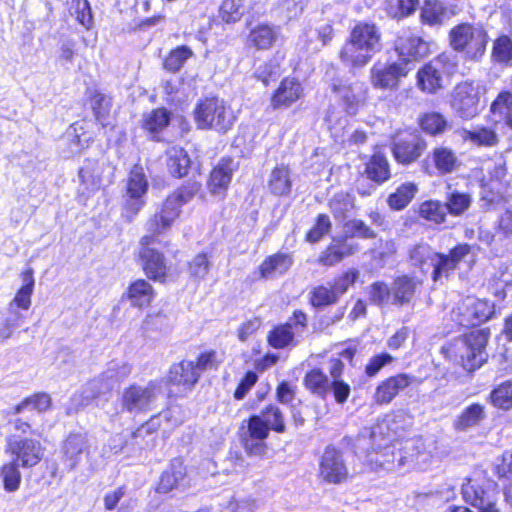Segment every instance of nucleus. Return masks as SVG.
<instances>
[{"label": "nucleus", "instance_id": "obj_1", "mask_svg": "<svg viewBox=\"0 0 512 512\" xmlns=\"http://www.w3.org/2000/svg\"><path fill=\"white\" fill-rule=\"evenodd\" d=\"M381 38V32L375 24L357 23L339 53L341 62L351 68L366 66L382 49Z\"/></svg>", "mask_w": 512, "mask_h": 512}, {"label": "nucleus", "instance_id": "obj_2", "mask_svg": "<svg viewBox=\"0 0 512 512\" xmlns=\"http://www.w3.org/2000/svg\"><path fill=\"white\" fill-rule=\"evenodd\" d=\"M488 339V330H472L443 346L441 353L465 371L474 372L487 361Z\"/></svg>", "mask_w": 512, "mask_h": 512}, {"label": "nucleus", "instance_id": "obj_3", "mask_svg": "<svg viewBox=\"0 0 512 512\" xmlns=\"http://www.w3.org/2000/svg\"><path fill=\"white\" fill-rule=\"evenodd\" d=\"M200 187L198 182H189L170 194L160 212L147 221V230L153 234H161L168 230L179 217L181 207L193 199Z\"/></svg>", "mask_w": 512, "mask_h": 512}, {"label": "nucleus", "instance_id": "obj_4", "mask_svg": "<svg viewBox=\"0 0 512 512\" xmlns=\"http://www.w3.org/2000/svg\"><path fill=\"white\" fill-rule=\"evenodd\" d=\"M194 118L198 128L219 132L231 129L236 119L232 109L217 97L201 100L194 109Z\"/></svg>", "mask_w": 512, "mask_h": 512}, {"label": "nucleus", "instance_id": "obj_5", "mask_svg": "<svg viewBox=\"0 0 512 512\" xmlns=\"http://www.w3.org/2000/svg\"><path fill=\"white\" fill-rule=\"evenodd\" d=\"M450 44L455 51L472 60L481 58L488 43L487 32L480 25L461 23L451 29Z\"/></svg>", "mask_w": 512, "mask_h": 512}, {"label": "nucleus", "instance_id": "obj_6", "mask_svg": "<svg viewBox=\"0 0 512 512\" xmlns=\"http://www.w3.org/2000/svg\"><path fill=\"white\" fill-rule=\"evenodd\" d=\"M457 59L452 52H443L417 72V86L423 92L436 93L442 88L443 75L454 73Z\"/></svg>", "mask_w": 512, "mask_h": 512}, {"label": "nucleus", "instance_id": "obj_7", "mask_svg": "<svg viewBox=\"0 0 512 512\" xmlns=\"http://www.w3.org/2000/svg\"><path fill=\"white\" fill-rule=\"evenodd\" d=\"M384 425L380 424L374 427L369 433V439L373 442L371 451L367 452V462L372 469H384L392 471L400 468L409 461V457L403 456L394 445H388L389 439L383 438L385 443L382 445L376 443L377 438L383 434Z\"/></svg>", "mask_w": 512, "mask_h": 512}, {"label": "nucleus", "instance_id": "obj_8", "mask_svg": "<svg viewBox=\"0 0 512 512\" xmlns=\"http://www.w3.org/2000/svg\"><path fill=\"white\" fill-rule=\"evenodd\" d=\"M485 88L475 81H464L457 84L451 95V107L462 119H472L480 111V99Z\"/></svg>", "mask_w": 512, "mask_h": 512}, {"label": "nucleus", "instance_id": "obj_9", "mask_svg": "<svg viewBox=\"0 0 512 512\" xmlns=\"http://www.w3.org/2000/svg\"><path fill=\"white\" fill-rule=\"evenodd\" d=\"M494 314V304L474 296H467L452 309L451 318L461 326H477Z\"/></svg>", "mask_w": 512, "mask_h": 512}, {"label": "nucleus", "instance_id": "obj_10", "mask_svg": "<svg viewBox=\"0 0 512 512\" xmlns=\"http://www.w3.org/2000/svg\"><path fill=\"white\" fill-rule=\"evenodd\" d=\"M318 477L327 484L339 485L349 478L344 454L336 447L327 446L318 461Z\"/></svg>", "mask_w": 512, "mask_h": 512}, {"label": "nucleus", "instance_id": "obj_11", "mask_svg": "<svg viewBox=\"0 0 512 512\" xmlns=\"http://www.w3.org/2000/svg\"><path fill=\"white\" fill-rule=\"evenodd\" d=\"M6 452L10 453L12 460L22 468L28 469L41 462L45 448L37 439L11 435L7 438Z\"/></svg>", "mask_w": 512, "mask_h": 512}, {"label": "nucleus", "instance_id": "obj_12", "mask_svg": "<svg viewBox=\"0 0 512 512\" xmlns=\"http://www.w3.org/2000/svg\"><path fill=\"white\" fill-rule=\"evenodd\" d=\"M461 492L465 502L478 508L479 512H499L495 507L492 484L481 474L467 478Z\"/></svg>", "mask_w": 512, "mask_h": 512}, {"label": "nucleus", "instance_id": "obj_13", "mask_svg": "<svg viewBox=\"0 0 512 512\" xmlns=\"http://www.w3.org/2000/svg\"><path fill=\"white\" fill-rule=\"evenodd\" d=\"M161 393L159 382L151 381L145 386L133 384L122 394V407L130 413L149 411Z\"/></svg>", "mask_w": 512, "mask_h": 512}, {"label": "nucleus", "instance_id": "obj_14", "mask_svg": "<svg viewBox=\"0 0 512 512\" xmlns=\"http://www.w3.org/2000/svg\"><path fill=\"white\" fill-rule=\"evenodd\" d=\"M307 326V316L302 311H295L285 323L274 327L268 334V343L276 349L296 346L299 337Z\"/></svg>", "mask_w": 512, "mask_h": 512}, {"label": "nucleus", "instance_id": "obj_15", "mask_svg": "<svg viewBox=\"0 0 512 512\" xmlns=\"http://www.w3.org/2000/svg\"><path fill=\"white\" fill-rule=\"evenodd\" d=\"M331 89L339 104L350 115H355L365 103L367 87L363 82L335 79L331 84Z\"/></svg>", "mask_w": 512, "mask_h": 512}, {"label": "nucleus", "instance_id": "obj_16", "mask_svg": "<svg viewBox=\"0 0 512 512\" xmlns=\"http://www.w3.org/2000/svg\"><path fill=\"white\" fill-rule=\"evenodd\" d=\"M409 72L406 63L392 62L386 63L377 61L370 69V83L375 89L394 90L399 86L401 78Z\"/></svg>", "mask_w": 512, "mask_h": 512}, {"label": "nucleus", "instance_id": "obj_17", "mask_svg": "<svg viewBox=\"0 0 512 512\" xmlns=\"http://www.w3.org/2000/svg\"><path fill=\"white\" fill-rule=\"evenodd\" d=\"M109 377H112L111 373L103 372L89 381L80 392L74 393L71 397L72 406L67 409V414H72L89 405L96 398L109 393L114 388V380Z\"/></svg>", "mask_w": 512, "mask_h": 512}, {"label": "nucleus", "instance_id": "obj_18", "mask_svg": "<svg viewBox=\"0 0 512 512\" xmlns=\"http://www.w3.org/2000/svg\"><path fill=\"white\" fill-rule=\"evenodd\" d=\"M148 190V182L141 167L135 166L127 181V199L125 202L126 216L131 221L144 207V196Z\"/></svg>", "mask_w": 512, "mask_h": 512}, {"label": "nucleus", "instance_id": "obj_19", "mask_svg": "<svg viewBox=\"0 0 512 512\" xmlns=\"http://www.w3.org/2000/svg\"><path fill=\"white\" fill-rule=\"evenodd\" d=\"M90 447L87 434L70 433L65 438L62 442L60 453L61 460L69 472L77 469L83 456L89 459Z\"/></svg>", "mask_w": 512, "mask_h": 512}, {"label": "nucleus", "instance_id": "obj_20", "mask_svg": "<svg viewBox=\"0 0 512 512\" xmlns=\"http://www.w3.org/2000/svg\"><path fill=\"white\" fill-rule=\"evenodd\" d=\"M155 235L152 233V235H145L140 239L139 257L146 275L150 279L161 281L165 278L168 267L164 255L150 247L155 241Z\"/></svg>", "mask_w": 512, "mask_h": 512}, {"label": "nucleus", "instance_id": "obj_21", "mask_svg": "<svg viewBox=\"0 0 512 512\" xmlns=\"http://www.w3.org/2000/svg\"><path fill=\"white\" fill-rule=\"evenodd\" d=\"M399 62L408 63L425 57L429 52L428 43L411 30H402L395 40Z\"/></svg>", "mask_w": 512, "mask_h": 512}, {"label": "nucleus", "instance_id": "obj_22", "mask_svg": "<svg viewBox=\"0 0 512 512\" xmlns=\"http://www.w3.org/2000/svg\"><path fill=\"white\" fill-rule=\"evenodd\" d=\"M426 149V142L418 135L409 134L398 139L392 148L397 162L408 165L415 162Z\"/></svg>", "mask_w": 512, "mask_h": 512}, {"label": "nucleus", "instance_id": "obj_23", "mask_svg": "<svg viewBox=\"0 0 512 512\" xmlns=\"http://www.w3.org/2000/svg\"><path fill=\"white\" fill-rule=\"evenodd\" d=\"M415 377L408 374H397L382 381L373 395V400L378 405L389 404L400 391H403L414 381Z\"/></svg>", "mask_w": 512, "mask_h": 512}, {"label": "nucleus", "instance_id": "obj_24", "mask_svg": "<svg viewBox=\"0 0 512 512\" xmlns=\"http://www.w3.org/2000/svg\"><path fill=\"white\" fill-rule=\"evenodd\" d=\"M112 167L105 162L86 160L79 170V177L88 190H97L104 180L111 182Z\"/></svg>", "mask_w": 512, "mask_h": 512}, {"label": "nucleus", "instance_id": "obj_25", "mask_svg": "<svg viewBox=\"0 0 512 512\" xmlns=\"http://www.w3.org/2000/svg\"><path fill=\"white\" fill-rule=\"evenodd\" d=\"M303 96V87L295 78H285L271 98L273 109L288 108Z\"/></svg>", "mask_w": 512, "mask_h": 512}, {"label": "nucleus", "instance_id": "obj_26", "mask_svg": "<svg viewBox=\"0 0 512 512\" xmlns=\"http://www.w3.org/2000/svg\"><path fill=\"white\" fill-rule=\"evenodd\" d=\"M186 467L181 459L175 458L170 462L169 467L161 474L156 491L158 493H169L183 485L186 478Z\"/></svg>", "mask_w": 512, "mask_h": 512}, {"label": "nucleus", "instance_id": "obj_27", "mask_svg": "<svg viewBox=\"0 0 512 512\" xmlns=\"http://www.w3.org/2000/svg\"><path fill=\"white\" fill-rule=\"evenodd\" d=\"M292 264L291 254L278 252L265 258L259 266V273L261 278L274 279L287 273Z\"/></svg>", "mask_w": 512, "mask_h": 512}, {"label": "nucleus", "instance_id": "obj_28", "mask_svg": "<svg viewBox=\"0 0 512 512\" xmlns=\"http://www.w3.org/2000/svg\"><path fill=\"white\" fill-rule=\"evenodd\" d=\"M438 256L427 244L416 245L410 252V260L413 266L418 267L423 273H427L432 269L433 281H438L436 275L438 267Z\"/></svg>", "mask_w": 512, "mask_h": 512}, {"label": "nucleus", "instance_id": "obj_29", "mask_svg": "<svg viewBox=\"0 0 512 512\" xmlns=\"http://www.w3.org/2000/svg\"><path fill=\"white\" fill-rule=\"evenodd\" d=\"M199 377L194 361L184 360L171 366L168 380L174 385L182 386L184 390H189L197 383Z\"/></svg>", "mask_w": 512, "mask_h": 512}, {"label": "nucleus", "instance_id": "obj_30", "mask_svg": "<svg viewBox=\"0 0 512 512\" xmlns=\"http://www.w3.org/2000/svg\"><path fill=\"white\" fill-rule=\"evenodd\" d=\"M487 416L486 407L480 403H472L464 408L455 418L453 427L457 431L466 432L478 427Z\"/></svg>", "mask_w": 512, "mask_h": 512}, {"label": "nucleus", "instance_id": "obj_31", "mask_svg": "<svg viewBox=\"0 0 512 512\" xmlns=\"http://www.w3.org/2000/svg\"><path fill=\"white\" fill-rule=\"evenodd\" d=\"M280 28L275 25L262 23L250 30L248 44L258 50H268L278 40Z\"/></svg>", "mask_w": 512, "mask_h": 512}, {"label": "nucleus", "instance_id": "obj_32", "mask_svg": "<svg viewBox=\"0 0 512 512\" xmlns=\"http://www.w3.org/2000/svg\"><path fill=\"white\" fill-rule=\"evenodd\" d=\"M154 289L146 280L139 279L132 282L122 298L127 299L133 307H149L154 299Z\"/></svg>", "mask_w": 512, "mask_h": 512}, {"label": "nucleus", "instance_id": "obj_33", "mask_svg": "<svg viewBox=\"0 0 512 512\" xmlns=\"http://www.w3.org/2000/svg\"><path fill=\"white\" fill-rule=\"evenodd\" d=\"M470 251V245L459 244L451 249L449 254L440 253V256H438V267L436 271L438 280L442 277H448L449 274L458 267L459 263L470 254Z\"/></svg>", "mask_w": 512, "mask_h": 512}, {"label": "nucleus", "instance_id": "obj_34", "mask_svg": "<svg viewBox=\"0 0 512 512\" xmlns=\"http://www.w3.org/2000/svg\"><path fill=\"white\" fill-rule=\"evenodd\" d=\"M160 420H165L170 427L178 426L182 423L181 410L177 406L168 408L162 411L157 416L152 417L147 423L139 427L134 433V438H142L146 434H152L157 430V425Z\"/></svg>", "mask_w": 512, "mask_h": 512}, {"label": "nucleus", "instance_id": "obj_35", "mask_svg": "<svg viewBox=\"0 0 512 512\" xmlns=\"http://www.w3.org/2000/svg\"><path fill=\"white\" fill-rule=\"evenodd\" d=\"M34 271L32 268H27L21 273L22 285L17 290L14 298L9 303L10 305L20 308L21 310L27 311L31 306V296L34 291Z\"/></svg>", "mask_w": 512, "mask_h": 512}, {"label": "nucleus", "instance_id": "obj_36", "mask_svg": "<svg viewBox=\"0 0 512 512\" xmlns=\"http://www.w3.org/2000/svg\"><path fill=\"white\" fill-rule=\"evenodd\" d=\"M460 136L476 146L493 147L498 144L499 137L496 131L489 127L475 126L472 129H463Z\"/></svg>", "mask_w": 512, "mask_h": 512}, {"label": "nucleus", "instance_id": "obj_37", "mask_svg": "<svg viewBox=\"0 0 512 512\" xmlns=\"http://www.w3.org/2000/svg\"><path fill=\"white\" fill-rule=\"evenodd\" d=\"M166 154L169 172L178 178L186 176L190 168V158L187 152L182 147L172 146Z\"/></svg>", "mask_w": 512, "mask_h": 512}, {"label": "nucleus", "instance_id": "obj_38", "mask_svg": "<svg viewBox=\"0 0 512 512\" xmlns=\"http://www.w3.org/2000/svg\"><path fill=\"white\" fill-rule=\"evenodd\" d=\"M365 172L367 177L375 183L382 184L390 179L391 171L387 158L375 153L366 164Z\"/></svg>", "mask_w": 512, "mask_h": 512}, {"label": "nucleus", "instance_id": "obj_39", "mask_svg": "<svg viewBox=\"0 0 512 512\" xmlns=\"http://www.w3.org/2000/svg\"><path fill=\"white\" fill-rule=\"evenodd\" d=\"M230 160H222L211 172L208 182L209 189L213 194H219L226 190L231 178L232 168Z\"/></svg>", "mask_w": 512, "mask_h": 512}, {"label": "nucleus", "instance_id": "obj_40", "mask_svg": "<svg viewBox=\"0 0 512 512\" xmlns=\"http://www.w3.org/2000/svg\"><path fill=\"white\" fill-rule=\"evenodd\" d=\"M170 122V113L165 108H157L143 115L142 128L152 135L153 138L163 131Z\"/></svg>", "mask_w": 512, "mask_h": 512}, {"label": "nucleus", "instance_id": "obj_41", "mask_svg": "<svg viewBox=\"0 0 512 512\" xmlns=\"http://www.w3.org/2000/svg\"><path fill=\"white\" fill-rule=\"evenodd\" d=\"M418 192V187L413 182L401 184L395 192L387 198L388 206L395 211L406 208Z\"/></svg>", "mask_w": 512, "mask_h": 512}, {"label": "nucleus", "instance_id": "obj_42", "mask_svg": "<svg viewBox=\"0 0 512 512\" xmlns=\"http://www.w3.org/2000/svg\"><path fill=\"white\" fill-rule=\"evenodd\" d=\"M268 187L275 195H287L292 187L289 168L285 165L276 166L270 174Z\"/></svg>", "mask_w": 512, "mask_h": 512}, {"label": "nucleus", "instance_id": "obj_43", "mask_svg": "<svg viewBox=\"0 0 512 512\" xmlns=\"http://www.w3.org/2000/svg\"><path fill=\"white\" fill-rule=\"evenodd\" d=\"M416 282L407 276H401L394 280L391 288L393 303L403 305L408 303L415 292Z\"/></svg>", "mask_w": 512, "mask_h": 512}, {"label": "nucleus", "instance_id": "obj_44", "mask_svg": "<svg viewBox=\"0 0 512 512\" xmlns=\"http://www.w3.org/2000/svg\"><path fill=\"white\" fill-rule=\"evenodd\" d=\"M492 114L499 116L507 127L512 129V93L503 91L490 106Z\"/></svg>", "mask_w": 512, "mask_h": 512}, {"label": "nucleus", "instance_id": "obj_45", "mask_svg": "<svg viewBox=\"0 0 512 512\" xmlns=\"http://www.w3.org/2000/svg\"><path fill=\"white\" fill-rule=\"evenodd\" d=\"M20 464L11 460L2 465L0 469V479L7 492H15L19 489L22 475L19 470Z\"/></svg>", "mask_w": 512, "mask_h": 512}, {"label": "nucleus", "instance_id": "obj_46", "mask_svg": "<svg viewBox=\"0 0 512 512\" xmlns=\"http://www.w3.org/2000/svg\"><path fill=\"white\" fill-rule=\"evenodd\" d=\"M112 102L111 98L107 95L94 91L91 94V107L94 116L101 126L105 127L108 125L109 113L111 110Z\"/></svg>", "mask_w": 512, "mask_h": 512}, {"label": "nucleus", "instance_id": "obj_47", "mask_svg": "<svg viewBox=\"0 0 512 512\" xmlns=\"http://www.w3.org/2000/svg\"><path fill=\"white\" fill-rule=\"evenodd\" d=\"M435 167L440 173H451L458 166V159L454 151L446 147L435 148L432 154Z\"/></svg>", "mask_w": 512, "mask_h": 512}, {"label": "nucleus", "instance_id": "obj_48", "mask_svg": "<svg viewBox=\"0 0 512 512\" xmlns=\"http://www.w3.org/2000/svg\"><path fill=\"white\" fill-rule=\"evenodd\" d=\"M489 398L494 407L505 411L510 410L512 408V379L494 388Z\"/></svg>", "mask_w": 512, "mask_h": 512}, {"label": "nucleus", "instance_id": "obj_49", "mask_svg": "<svg viewBox=\"0 0 512 512\" xmlns=\"http://www.w3.org/2000/svg\"><path fill=\"white\" fill-rule=\"evenodd\" d=\"M419 214L428 221L440 224L445 221L447 209L445 203L443 204L437 200H429L419 206Z\"/></svg>", "mask_w": 512, "mask_h": 512}, {"label": "nucleus", "instance_id": "obj_50", "mask_svg": "<svg viewBox=\"0 0 512 512\" xmlns=\"http://www.w3.org/2000/svg\"><path fill=\"white\" fill-rule=\"evenodd\" d=\"M51 406V397L47 393H37L26 399L14 408L15 414H20L25 410H37L44 412Z\"/></svg>", "mask_w": 512, "mask_h": 512}, {"label": "nucleus", "instance_id": "obj_51", "mask_svg": "<svg viewBox=\"0 0 512 512\" xmlns=\"http://www.w3.org/2000/svg\"><path fill=\"white\" fill-rule=\"evenodd\" d=\"M329 206L336 219H344L354 207V198L349 193L339 192L333 196Z\"/></svg>", "mask_w": 512, "mask_h": 512}, {"label": "nucleus", "instance_id": "obj_52", "mask_svg": "<svg viewBox=\"0 0 512 512\" xmlns=\"http://www.w3.org/2000/svg\"><path fill=\"white\" fill-rule=\"evenodd\" d=\"M304 382L307 389L320 397H325L327 391L329 390L328 378L319 369H314L307 373Z\"/></svg>", "mask_w": 512, "mask_h": 512}, {"label": "nucleus", "instance_id": "obj_53", "mask_svg": "<svg viewBox=\"0 0 512 512\" xmlns=\"http://www.w3.org/2000/svg\"><path fill=\"white\" fill-rule=\"evenodd\" d=\"M445 16V8L437 0H426L421 11L422 21L429 25L442 23Z\"/></svg>", "mask_w": 512, "mask_h": 512}, {"label": "nucleus", "instance_id": "obj_54", "mask_svg": "<svg viewBox=\"0 0 512 512\" xmlns=\"http://www.w3.org/2000/svg\"><path fill=\"white\" fill-rule=\"evenodd\" d=\"M471 201L470 194L455 191L449 194L445 206L447 212L454 216H459L470 207Z\"/></svg>", "mask_w": 512, "mask_h": 512}, {"label": "nucleus", "instance_id": "obj_55", "mask_svg": "<svg viewBox=\"0 0 512 512\" xmlns=\"http://www.w3.org/2000/svg\"><path fill=\"white\" fill-rule=\"evenodd\" d=\"M193 52L188 46H179L172 50L164 61V67L168 71L176 72L181 69L185 61L192 57Z\"/></svg>", "mask_w": 512, "mask_h": 512}, {"label": "nucleus", "instance_id": "obj_56", "mask_svg": "<svg viewBox=\"0 0 512 512\" xmlns=\"http://www.w3.org/2000/svg\"><path fill=\"white\" fill-rule=\"evenodd\" d=\"M351 253V248L345 244L330 245L319 257V263L324 266H333Z\"/></svg>", "mask_w": 512, "mask_h": 512}, {"label": "nucleus", "instance_id": "obj_57", "mask_svg": "<svg viewBox=\"0 0 512 512\" xmlns=\"http://www.w3.org/2000/svg\"><path fill=\"white\" fill-rule=\"evenodd\" d=\"M337 293L331 287L317 286L311 291L310 301L314 307H324L336 303Z\"/></svg>", "mask_w": 512, "mask_h": 512}, {"label": "nucleus", "instance_id": "obj_58", "mask_svg": "<svg viewBox=\"0 0 512 512\" xmlns=\"http://www.w3.org/2000/svg\"><path fill=\"white\" fill-rule=\"evenodd\" d=\"M421 128L430 134L442 133L447 126V121L440 113L432 112L425 114L420 121Z\"/></svg>", "mask_w": 512, "mask_h": 512}, {"label": "nucleus", "instance_id": "obj_59", "mask_svg": "<svg viewBox=\"0 0 512 512\" xmlns=\"http://www.w3.org/2000/svg\"><path fill=\"white\" fill-rule=\"evenodd\" d=\"M70 12L76 16L77 21L89 29L93 23L90 4L87 0H72Z\"/></svg>", "mask_w": 512, "mask_h": 512}, {"label": "nucleus", "instance_id": "obj_60", "mask_svg": "<svg viewBox=\"0 0 512 512\" xmlns=\"http://www.w3.org/2000/svg\"><path fill=\"white\" fill-rule=\"evenodd\" d=\"M264 422L274 431L282 433L285 431V424L280 409L274 405L267 406L259 415Z\"/></svg>", "mask_w": 512, "mask_h": 512}, {"label": "nucleus", "instance_id": "obj_61", "mask_svg": "<svg viewBox=\"0 0 512 512\" xmlns=\"http://www.w3.org/2000/svg\"><path fill=\"white\" fill-rule=\"evenodd\" d=\"M243 12V0H224L221 5V15L227 23L239 20Z\"/></svg>", "mask_w": 512, "mask_h": 512}, {"label": "nucleus", "instance_id": "obj_62", "mask_svg": "<svg viewBox=\"0 0 512 512\" xmlns=\"http://www.w3.org/2000/svg\"><path fill=\"white\" fill-rule=\"evenodd\" d=\"M210 262L204 253L196 255L188 264V271L191 277L203 279L210 270Z\"/></svg>", "mask_w": 512, "mask_h": 512}, {"label": "nucleus", "instance_id": "obj_63", "mask_svg": "<svg viewBox=\"0 0 512 512\" xmlns=\"http://www.w3.org/2000/svg\"><path fill=\"white\" fill-rule=\"evenodd\" d=\"M493 57L505 63L512 59V41L508 36H501L494 42Z\"/></svg>", "mask_w": 512, "mask_h": 512}, {"label": "nucleus", "instance_id": "obj_64", "mask_svg": "<svg viewBox=\"0 0 512 512\" xmlns=\"http://www.w3.org/2000/svg\"><path fill=\"white\" fill-rule=\"evenodd\" d=\"M331 229V221L325 214L317 217L316 224L307 233L306 239L310 243L318 242Z\"/></svg>", "mask_w": 512, "mask_h": 512}]
</instances>
